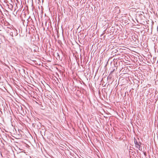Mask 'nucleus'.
<instances>
[{
	"label": "nucleus",
	"mask_w": 158,
	"mask_h": 158,
	"mask_svg": "<svg viewBox=\"0 0 158 158\" xmlns=\"http://www.w3.org/2000/svg\"><path fill=\"white\" fill-rule=\"evenodd\" d=\"M134 143L135 147L137 148L139 150L142 151V148L141 146V143L140 142H138L136 139L134 138Z\"/></svg>",
	"instance_id": "obj_1"
},
{
	"label": "nucleus",
	"mask_w": 158,
	"mask_h": 158,
	"mask_svg": "<svg viewBox=\"0 0 158 158\" xmlns=\"http://www.w3.org/2000/svg\"><path fill=\"white\" fill-rule=\"evenodd\" d=\"M17 31L16 30H13L12 31V32L13 33L14 35L15 36H16L18 35V33L17 32Z\"/></svg>",
	"instance_id": "obj_2"
},
{
	"label": "nucleus",
	"mask_w": 158,
	"mask_h": 158,
	"mask_svg": "<svg viewBox=\"0 0 158 158\" xmlns=\"http://www.w3.org/2000/svg\"><path fill=\"white\" fill-rule=\"evenodd\" d=\"M10 34L11 36L13 37L14 34H13V33L12 31L10 33Z\"/></svg>",
	"instance_id": "obj_3"
},
{
	"label": "nucleus",
	"mask_w": 158,
	"mask_h": 158,
	"mask_svg": "<svg viewBox=\"0 0 158 158\" xmlns=\"http://www.w3.org/2000/svg\"><path fill=\"white\" fill-rule=\"evenodd\" d=\"M114 70V69L112 71H111V73H112L113 72Z\"/></svg>",
	"instance_id": "obj_4"
},
{
	"label": "nucleus",
	"mask_w": 158,
	"mask_h": 158,
	"mask_svg": "<svg viewBox=\"0 0 158 158\" xmlns=\"http://www.w3.org/2000/svg\"><path fill=\"white\" fill-rule=\"evenodd\" d=\"M1 79V77H0V79Z\"/></svg>",
	"instance_id": "obj_5"
}]
</instances>
